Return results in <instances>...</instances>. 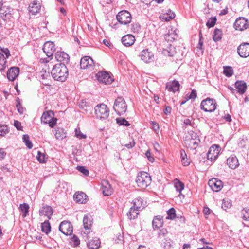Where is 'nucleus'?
Returning <instances> with one entry per match:
<instances>
[{"label":"nucleus","mask_w":249,"mask_h":249,"mask_svg":"<svg viewBox=\"0 0 249 249\" xmlns=\"http://www.w3.org/2000/svg\"><path fill=\"white\" fill-rule=\"evenodd\" d=\"M16 107L17 108V110L18 113H19L20 114H23L24 109L22 107V105H21L19 102L17 103L16 105Z\"/></svg>","instance_id":"60"},{"label":"nucleus","mask_w":249,"mask_h":249,"mask_svg":"<svg viewBox=\"0 0 249 249\" xmlns=\"http://www.w3.org/2000/svg\"><path fill=\"white\" fill-rule=\"evenodd\" d=\"M151 176L147 172H141L138 174L136 182L138 187L145 189L151 184Z\"/></svg>","instance_id":"2"},{"label":"nucleus","mask_w":249,"mask_h":249,"mask_svg":"<svg viewBox=\"0 0 249 249\" xmlns=\"http://www.w3.org/2000/svg\"><path fill=\"white\" fill-rule=\"evenodd\" d=\"M139 210L131 207L130 208L129 212L127 213V216L130 220L136 219L139 214L138 211Z\"/></svg>","instance_id":"32"},{"label":"nucleus","mask_w":249,"mask_h":249,"mask_svg":"<svg viewBox=\"0 0 249 249\" xmlns=\"http://www.w3.org/2000/svg\"><path fill=\"white\" fill-rule=\"evenodd\" d=\"M135 41L134 36L130 34L123 36L121 39L122 44L126 47L132 46L134 43Z\"/></svg>","instance_id":"23"},{"label":"nucleus","mask_w":249,"mask_h":249,"mask_svg":"<svg viewBox=\"0 0 249 249\" xmlns=\"http://www.w3.org/2000/svg\"><path fill=\"white\" fill-rule=\"evenodd\" d=\"M51 74L54 80L64 82L68 76V70L63 64H56L53 67Z\"/></svg>","instance_id":"1"},{"label":"nucleus","mask_w":249,"mask_h":249,"mask_svg":"<svg viewBox=\"0 0 249 249\" xmlns=\"http://www.w3.org/2000/svg\"><path fill=\"white\" fill-rule=\"evenodd\" d=\"M80 67L82 69H88L92 71L94 70L95 65L93 59L89 56H85L80 60Z\"/></svg>","instance_id":"9"},{"label":"nucleus","mask_w":249,"mask_h":249,"mask_svg":"<svg viewBox=\"0 0 249 249\" xmlns=\"http://www.w3.org/2000/svg\"><path fill=\"white\" fill-rule=\"evenodd\" d=\"M116 236V238L114 240L116 243H122L124 241V236L122 233H118Z\"/></svg>","instance_id":"59"},{"label":"nucleus","mask_w":249,"mask_h":249,"mask_svg":"<svg viewBox=\"0 0 249 249\" xmlns=\"http://www.w3.org/2000/svg\"><path fill=\"white\" fill-rule=\"evenodd\" d=\"M95 113L97 117L100 119H107L109 115V109L104 104L97 105L95 108Z\"/></svg>","instance_id":"6"},{"label":"nucleus","mask_w":249,"mask_h":249,"mask_svg":"<svg viewBox=\"0 0 249 249\" xmlns=\"http://www.w3.org/2000/svg\"><path fill=\"white\" fill-rule=\"evenodd\" d=\"M86 195L83 192L78 193L77 194H75L74 196V199L75 200L80 203L84 204L86 202Z\"/></svg>","instance_id":"28"},{"label":"nucleus","mask_w":249,"mask_h":249,"mask_svg":"<svg viewBox=\"0 0 249 249\" xmlns=\"http://www.w3.org/2000/svg\"><path fill=\"white\" fill-rule=\"evenodd\" d=\"M216 102L215 99L207 98L202 100L200 104V108L205 112H213L216 108Z\"/></svg>","instance_id":"5"},{"label":"nucleus","mask_w":249,"mask_h":249,"mask_svg":"<svg viewBox=\"0 0 249 249\" xmlns=\"http://www.w3.org/2000/svg\"><path fill=\"white\" fill-rule=\"evenodd\" d=\"M222 31L221 29H215L213 33V40L215 42L220 41L222 39Z\"/></svg>","instance_id":"33"},{"label":"nucleus","mask_w":249,"mask_h":249,"mask_svg":"<svg viewBox=\"0 0 249 249\" xmlns=\"http://www.w3.org/2000/svg\"><path fill=\"white\" fill-rule=\"evenodd\" d=\"M200 140L197 134L192 132L186 136L184 139V143L185 146L192 149H196L198 146Z\"/></svg>","instance_id":"3"},{"label":"nucleus","mask_w":249,"mask_h":249,"mask_svg":"<svg viewBox=\"0 0 249 249\" xmlns=\"http://www.w3.org/2000/svg\"><path fill=\"white\" fill-rule=\"evenodd\" d=\"M248 20L245 18H237L234 23V27L236 30L243 31L248 27Z\"/></svg>","instance_id":"13"},{"label":"nucleus","mask_w":249,"mask_h":249,"mask_svg":"<svg viewBox=\"0 0 249 249\" xmlns=\"http://www.w3.org/2000/svg\"><path fill=\"white\" fill-rule=\"evenodd\" d=\"M131 26V31L133 33H138L141 29V26L139 23H133Z\"/></svg>","instance_id":"50"},{"label":"nucleus","mask_w":249,"mask_h":249,"mask_svg":"<svg viewBox=\"0 0 249 249\" xmlns=\"http://www.w3.org/2000/svg\"><path fill=\"white\" fill-rule=\"evenodd\" d=\"M227 164L229 168L232 169L236 168L239 165L238 160L234 155H231L227 159Z\"/></svg>","instance_id":"22"},{"label":"nucleus","mask_w":249,"mask_h":249,"mask_svg":"<svg viewBox=\"0 0 249 249\" xmlns=\"http://www.w3.org/2000/svg\"><path fill=\"white\" fill-rule=\"evenodd\" d=\"M199 42L197 44V50H200L201 51L200 53L201 54H203L204 48H203V38L202 37V35L201 32L199 33Z\"/></svg>","instance_id":"42"},{"label":"nucleus","mask_w":249,"mask_h":249,"mask_svg":"<svg viewBox=\"0 0 249 249\" xmlns=\"http://www.w3.org/2000/svg\"><path fill=\"white\" fill-rule=\"evenodd\" d=\"M141 59L146 63H149L154 61V53L149 49L143 50L140 54Z\"/></svg>","instance_id":"14"},{"label":"nucleus","mask_w":249,"mask_h":249,"mask_svg":"<svg viewBox=\"0 0 249 249\" xmlns=\"http://www.w3.org/2000/svg\"><path fill=\"white\" fill-rule=\"evenodd\" d=\"M175 17V14L174 13H171L170 16H168V15H166L165 14H163L160 16V18L161 19L162 21H169L171 19H173Z\"/></svg>","instance_id":"45"},{"label":"nucleus","mask_w":249,"mask_h":249,"mask_svg":"<svg viewBox=\"0 0 249 249\" xmlns=\"http://www.w3.org/2000/svg\"><path fill=\"white\" fill-rule=\"evenodd\" d=\"M55 136L58 140H63L66 137V133L63 128L57 127L55 128Z\"/></svg>","instance_id":"31"},{"label":"nucleus","mask_w":249,"mask_h":249,"mask_svg":"<svg viewBox=\"0 0 249 249\" xmlns=\"http://www.w3.org/2000/svg\"><path fill=\"white\" fill-rule=\"evenodd\" d=\"M163 219L162 216L157 215L154 216L152 221V227L154 230L158 229L163 226Z\"/></svg>","instance_id":"26"},{"label":"nucleus","mask_w":249,"mask_h":249,"mask_svg":"<svg viewBox=\"0 0 249 249\" xmlns=\"http://www.w3.org/2000/svg\"><path fill=\"white\" fill-rule=\"evenodd\" d=\"M219 151V146H211L209 151L207 154V158L208 160L211 161L215 160L218 156Z\"/></svg>","instance_id":"17"},{"label":"nucleus","mask_w":249,"mask_h":249,"mask_svg":"<svg viewBox=\"0 0 249 249\" xmlns=\"http://www.w3.org/2000/svg\"><path fill=\"white\" fill-rule=\"evenodd\" d=\"M42 49L48 57L50 58L53 56L55 51V45L53 42L47 41L44 44Z\"/></svg>","instance_id":"12"},{"label":"nucleus","mask_w":249,"mask_h":249,"mask_svg":"<svg viewBox=\"0 0 249 249\" xmlns=\"http://www.w3.org/2000/svg\"><path fill=\"white\" fill-rule=\"evenodd\" d=\"M6 153L4 149L0 148V160H2L5 158Z\"/></svg>","instance_id":"64"},{"label":"nucleus","mask_w":249,"mask_h":249,"mask_svg":"<svg viewBox=\"0 0 249 249\" xmlns=\"http://www.w3.org/2000/svg\"><path fill=\"white\" fill-rule=\"evenodd\" d=\"M231 201L228 199H223L222 203V208L226 211L227 209L231 208Z\"/></svg>","instance_id":"46"},{"label":"nucleus","mask_w":249,"mask_h":249,"mask_svg":"<svg viewBox=\"0 0 249 249\" xmlns=\"http://www.w3.org/2000/svg\"><path fill=\"white\" fill-rule=\"evenodd\" d=\"M77 169L79 172L85 176H88L89 174V170L84 166H78Z\"/></svg>","instance_id":"55"},{"label":"nucleus","mask_w":249,"mask_h":249,"mask_svg":"<svg viewBox=\"0 0 249 249\" xmlns=\"http://www.w3.org/2000/svg\"><path fill=\"white\" fill-rule=\"evenodd\" d=\"M45 157V155L44 153H41L40 151H38L36 158L40 163H44L46 162Z\"/></svg>","instance_id":"53"},{"label":"nucleus","mask_w":249,"mask_h":249,"mask_svg":"<svg viewBox=\"0 0 249 249\" xmlns=\"http://www.w3.org/2000/svg\"><path fill=\"white\" fill-rule=\"evenodd\" d=\"M75 136L77 138L82 139H86L87 138V136L85 134L82 133L79 130H77V129L75 130Z\"/></svg>","instance_id":"57"},{"label":"nucleus","mask_w":249,"mask_h":249,"mask_svg":"<svg viewBox=\"0 0 249 249\" xmlns=\"http://www.w3.org/2000/svg\"><path fill=\"white\" fill-rule=\"evenodd\" d=\"M145 155L147 157V158H148V160H149V161H150L151 162H153L154 161V158H153V157H152L151 156V154L149 150H148L146 152Z\"/></svg>","instance_id":"63"},{"label":"nucleus","mask_w":249,"mask_h":249,"mask_svg":"<svg viewBox=\"0 0 249 249\" xmlns=\"http://www.w3.org/2000/svg\"><path fill=\"white\" fill-rule=\"evenodd\" d=\"M39 213L40 216L45 215L47 217L48 219H50L53 213V209L50 206L44 205L40 209Z\"/></svg>","instance_id":"19"},{"label":"nucleus","mask_w":249,"mask_h":249,"mask_svg":"<svg viewBox=\"0 0 249 249\" xmlns=\"http://www.w3.org/2000/svg\"><path fill=\"white\" fill-rule=\"evenodd\" d=\"M116 19L121 24L127 25L131 21L132 16L129 12L124 10L117 14Z\"/></svg>","instance_id":"7"},{"label":"nucleus","mask_w":249,"mask_h":249,"mask_svg":"<svg viewBox=\"0 0 249 249\" xmlns=\"http://www.w3.org/2000/svg\"><path fill=\"white\" fill-rule=\"evenodd\" d=\"M113 108L116 113L121 116L125 113L127 106L122 97H118L114 101Z\"/></svg>","instance_id":"4"},{"label":"nucleus","mask_w":249,"mask_h":249,"mask_svg":"<svg viewBox=\"0 0 249 249\" xmlns=\"http://www.w3.org/2000/svg\"><path fill=\"white\" fill-rule=\"evenodd\" d=\"M249 209L247 208H244L241 211V216L244 220L247 221L248 218H249V214L248 213V211Z\"/></svg>","instance_id":"52"},{"label":"nucleus","mask_w":249,"mask_h":249,"mask_svg":"<svg viewBox=\"0 0 249 249\" xmlns=\"http://www.w3.org/2000/svg\"><path fill=\"white\" fill-rule=\"evenodd\" d=\"M223 73L228 77H231L233 74V70L231 66H224L223 67Z\"/></svg>","instance_id":"39"},{"label":"nucleus","mask_w":249,"mask_h":249,"mask_svg":"<svg viewBox=\"0 0 249 249\" xmlns=\"http://www.w3.org/2000/svg\"><path fill=\"white\" fill-rule=\"evenodd\" d=\"M92 223L93 219L91 216L89 215H84L83 219V224L87 234H89L92 231Z\"/></svg>","instance_id":"16"},{"label":"nucleus","mask_w":249,"mask_h":249,"mask_svg":"<svg viewBox=\"0 0 249 249\" xmlns=\"http://www.w3.org/2000/svg\"><path fill=\"white\" fill-rule=\"evenodd\" d=\"M59 230L64 235H71L73 232V226L70 221H63L59 225Z\"/></svg>","instance_id":"11"},{"label":"nucleus","mask_w":249,"mask_h":249,"mask_svg":"<svg viewBox=\"0 0 249 249\" xmlns=\"http://www.w3.org/2000/svg\"><path fill=\"white\" fill-rule=\"evenodd\" d=\"M55 57L58 62H60L59 64H63L65 66L69 63L70 61V56L64 52H56Z\"/></svg>","instance_id":"15"},{"label":"nucleus","mask_w":249,"mask_h":249,"mask_svg":"<svg viewBox=\"0 0 249 249\" xmlns=\"http://www.w3.org/2000/svg\"><path fill=\"white\" fill-rule=\"evenodd\" d=\"M216 17H212L210 18L207 23H206V26L209 28L213 27L214 26L215 24L216 21Z\"/></svg>","instance_id":"47"},{"label":"nucleus","mask_w":249,"mask_h":249,"mask_svg":"<svg viewBox=\"0 0 249 249\" xmlns=\"http://www.w3.org/2000/svg\"><path fill=\"white\" fill-rule=\"evenodd\" d=\"M235 87L237 89L238 93L243 94L245 92L247 86L244 81H237L235 83Z\"/></svg>","instance_id":"27"},{"label":"nucleus","mask_w":249,"mask_h":249,"mask_svg":"<svg viewBox=\"0 0 249 249\" xmlns=\"http://www.w3.org/2000/svg\"><path fill=\"white\" fill-rule=\"evenodd\" d=\"M168 233L167 230L166 229L163 228L160 229L158 232V238L161 240L162 238H164L166 237Z\"/></svg>","instance_id":"48"},{"label":"nucleus","mask_w":249,"mask_h":249,"mask_svg":"<svg viewBox=\"0 0 249 249\" xmlns=\"http://www.w3.org/2000/svg\"><path fill=\"white\" fill-rule=\"evenodd\" d=\"M248 43H242L237 48L238 54L242 57H247L249 56V49L247 47Z\"/></svg>","instance_id":"20"},{"label":"nucleus","mask_w":249,"mask_h":249,"mask_svg":"<svg viewBox=\"0 0 249 249\" xmlns=\"http://www.w3.org/2000/svg\"><path fill=\"white\" fill-rule=\"evenodd\" d=\"M167 213L168 216L167 217V219L173 220L176 217V211L174 208H171L169 209L167 211Z\"/></svg>","instance_id":"43"},{"label":"nucleus","mask_w":249,"mask_h":249,"mask_svg":"<svg viewBox=\"0 0 249 249\" xmlns=\"http://www.w3.org/2000/svg\"><path fill=\"white\" fill-rule=\"evenodd\" d=\"M164 240H165V242H163V243H162V245L164 249H169L171 246L170 239L164 238Z\"/></svg>","instance_id":"56"},{"label":"nucleus","mask_w":249,"mask_h":249,"mask_svg":"<svg viewBox=\"0 0 249 249\" xmlns=\"http://www.w3.org/2000/svg\"><path fill=\"white\" fill-rule=\"evenodd\" d=\"M142 201L143 200L139 197L134 199L133 201V205L132 207L140 210L142 209Z\"/></svg>","instance_id":"35"},{"label":"nucleus","mask_w":249,"mask_h":249,"mask_svg":"<svg viewBox=\"0 0 249 249\" xmlns=\"http://www.w3.org/2000/svg\"><path fill=\"white\" fill-rule=\"evenodd\" d=\"M208 184L212 190L215 192L220 191L223 187L222 182L216 178H213L209 180Z\"/></svg>","instance_id":"18"},{"label":"nucleus","mask_w":249,"mask_h":249,"mask_svg":"<svg viewBox=\"0 0 249 249\" xmlns=\"http://www.w3.org/2000/svg\"><path fill=\"white\" fill-rule=\"evenodd\" d=\"M53 116H54V113L52 110L44 112L41 117V123H43L44 124H47V122L49 119H50Z\"/></svg>","instance_id":"30"},{"label":"nucleus","mask_w":249,"mask_h":249,"mask_svg":"<svg viewBox=\"0 0 249 249\" xmlns=\"http://www.w3.org/2000/svg\"><path fill=\"white\" fill-rule=\"evenodd\" d=\"M19 209L23 213V217H25L28 215L29 206L27 203H23L20 205Z\"/></svg>","instance_id":"36"},{"label":"nucleus","mask_w":249,"mask_h":249,"mask_svg":"<svg viewBox=\"0 0 249 249\" xmlns=\"http://www.w3.org/2000/svg\"><path fill=\"white\" fill-rule=\"evenodd\" d=\"M102 190L103 194L105 196H109L111 195L112 192V190L111 188L110 185H108V186H105L103 185Z\"/></svg>","instance_id":"40"},{"label":"nucleus","mask_w":249,"mask_h":249,"mask_svg":"<svg viewBox=\"0 0 249 249\" xmlns=\"http://www.w3.org/2000/svg\"><path fill=\"white\" fill-rule=\"evenodd\" d=\"M80 240L79 238L75 235L73 234L70 240V244L73 247H77L80 244Z\"/></svg>","instance_id":"38"},{"label":"nucleus","mask_w":249,"mask_h":249,"mask_svg":"<svg viewBox=\"0 0 249 249\" xmlns=\"http://www.w3.org/2000/svg\"><path fill=\"white\" fill-rule=\"evenodd\" d=\"M100 241L98 238H94L89 241L88 246L89 249H98L100 246Z\"/></svg>","instance_id":"29"},{"label":"nucleus","mask_w":249,"mask_h":249,"mask_svg":"<svg viewBox=\"0 0 249 249\" xmlns=\"http://www.w3.org/2000/svg\"><path fill=\"white\" fill-rule=\"evenodd\" d=\"M57 119L53 117V116L48 121L47 124L51 128H53L57 124Z\"/></svg>","instance_id":"51"},{"label":"nucleus","mask_w":249,"mask_h":249,"mask_svg":"<svg viewBox=\"0 0 249 249\" xmlns=\"http://www.w3.org/2000/svg\"><path fill=\"white\" fill-rule=\"evenodd\" d=\"M10 55V51L8 48H2L0 47V71H3L6 67V59Z\"/></svg>","instance_id":"8"},{"label":"nucleus","mask_w":249,"mask_h":249,"mask_svg":"<svg viewBox=\"0 0 249 249\" xmlns=\"http://www.w3.org/2000/svg\"><path fill=\"white\" fill-rule=\"evenodd\" d=\"M19 72V68L17 67H12L7 72V77L9 80L13 81L18 76Z\"/></svg>","instance_id":"21"},{"label":"nucleus","mask_w":249,"mask_h":249,"mask_svg":"<svg viewBox=\"0 0 249 249\" xmlns=\"http://www.w3.org/2000/svg\"><path fill=\"white\" fill-rule=\"evenodd\" d=\"M180 84L177 80H173L168 82L166 84V88L169 91H172L174 93L178 91L179 89Z\"/></svg>","instance_id":"24"},{"label":"nucleus","mask_w":249,"mask_h":249,"mask_svg":"<svg viewBox=\"0 0 249 249\" xmlns=\"http://www.w3.org/2000/svg\"><path fill=\"white\" fill-rule=\"evenodd\" d=\"M96 77L99 82L106 85L110 84L113 81V79L110 74L105 71L98 72L96 74Z\"/></svg>","instance_id":"10"},{"label":"nucleus","mask_w":249,"mask_h":249,"mask_svg":"<svg viewBox=\"0 0 249 249\" xmlns=\"http://www.w3.org/2000/svg\"><path fill=\"white\" fill-rule=\"evenodd\" d=\"M29 11L33 15H36L39 13L41 9V5L39 3H38L36 1H34L28 7Z\"/></svg>","instance_id":"25"},{"label":"nucleus","mask_w":249,"mask_h":249,"mask_svg":"<svg viewBox=\"0 0 249 249\" xmlns=\"http://www.w3.org/2000/svg\"><path fill=\"white\" fill-rule=\"evenodd\" d=\"M116 123L119 125L129 126L130 124L124 118H117L116 119Z\"/></svg>","instance_id":"44"},{"label":"nucleus","mask_w":249,"mask_h":249,"mask_svg":"<svg viewBox=\"0 0 249 249\" xmlns=\"http://www.w3.org/2000/svg\"><path fill=\"white\" fill-rule=\"evenodd\" d=\"M14 125L15 127L18 130L22 129V126L21 125V123L17 120H15L14 122Z\"/></svg>","instance_id":"62"},{"label":"nucleus","mask_w":249,"mask_h":249,"mask_svg":"<svg viewBox=\"0 0 249 249\" xmlns=\"http://www.w3.org/2000/svg\"><path fill=\"white\" fill-rule=\"evenodd\" d=\"M51 225L49 220H46L41 224V230L42 232L48 234L51 231Z\"/></svg>","instance_id":"34"},{"label":"nucleus","mask_w":249,"mask_h":249,"mask_svg":"<svg viewBox=\"0 0 249 249\" xmlns=\"http://www.w3.org/2000/svg\"><path fill=\"white\" fill-rule=\"evenodd\" d=\"M187 100L190 99H195L197 97V92L195 89L192 90V91L190 94H187Z\"/></svg>","instance_id":"54"},{"label":"nucleus","mask_w":249,"mask_h":249,"mask_svg":"<svg viewBox=\"0 0 249 249\" xmlns=\"http://www.w3.org/2000/svg\"><path fill=\"white\" fill-rule=\"evenodd\" d=\"M165 39L167 42H172L174 40L175 38L172 36L171 34H167L165 35Z\"/></svg>","instance_id":"61"},{"label":"nucleus","mask_w":249,"mask_h":249,"mask_svg":"<svg viewBox=\"0 0 249 249\" xmlns=\"http://www.w3.org/2000/svg\"><path fill=\"white\" fill-rule=\"evenodd\" d=\"M23 142L25 143L26 146L29 148L31 149L33 147V144L29 139V136L27 134H24L22 136Z\"/></svg>","instance_id":"41"},{"label":"nucleus","mask_w":249,"mask_h":249,"mask_svg":"<svg viewBox=\"0 0 249 249\" xmlns=\"http://www.w3.org/2000/svg\"><path fill=\"white\" fill-rule=\"evenodd\" d=\"M174 186L176 190L180 193L184 188V184L178 179L175 180Z\"/></svg>","instance_id":"37"},{"label":"nucleus","mask_w":249,"mask_h":249,"mask_svg":"<svg viewBox=\"0 0 249 249\" xmlns=\"http://www.w3.org/2000/svg\"><path fill=\"white\" fill-rule=\"evenodd\" d=\"M9 132L8 126L6 125L0 124V135L3 136Z\"/></svg>","instance_id":"49"},{"label":"nucleus","mask_w":249,"mask_h":249,"mask_svg":"<svg viewBox=\"0 0 249 249\" xmlns=\"http://www.w3.org/2000/svg\"><path fill=\"white\" fill-rule=\"evenodd\" d=\"M172 47H170V48H169V50H167L164 51V53L169 56H173L176 53H175V50H172ZM173 49H174V48H173Z\"/></svg>","instance_id":"58"}]
</instances>
